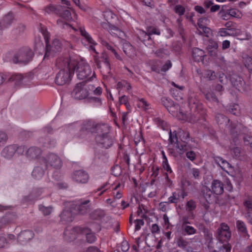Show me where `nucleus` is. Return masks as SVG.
I'll return each instance as SVG.
<instances>
[{
    "label": "nucleus",
    "mask_w": 252,
    "mask_h": 252,
    "mask_svg": "<svg viewBox=\"0 0 252 252\" xmlns=\"http://www.w3.org/2000/svg\"><path fill=\"white\" fill-rule=\"evenodd\" d=\"M201 35H204L206 37H209L212 34L211 30L206 26L198 30Z\"/></svg>",
    "instance_id": "obj_50"
},
{
    "label": "nucleus",
    "mask_w": 252,
    "mask_h": 252,
    "mask_svg": "<svg viewBox=\"0 0 252 252\" xmlns=\"http://www.w3.org/2000/svg\"><path fill=\"white\" fill-rule=\"evenodd\" d=\"M236 225L238 230L241 233L243 236L249 239L250 235L248 233L247 226L245 222L241 220H238L236 222Z\"/></svg>",
    "instance_id": "obj_25"
},
{
    "label": "nucleus",
    "mask_w": 252,
    "mask_h": 252,
    "mask_svg": "<svg viewBox=\"0 0 252 252\" xmlns=\"http://www.w3.org/2000/svg\"><path fill=\"white\" fill-rule=\"evenodd\" d=\"M172 67V63L170 61H167L163 65V66L160 68L161 72H166L168 70Z\"/></svg>",
    "instance_id": "obj_62"
},
{
    "label": "nucleus",
    "mask_w": 252,
    "mask_h": 252,
    "mask_svg": "<svg viewBox=\"0 0 252 252\" xmlns=\"http://www.w3.org/2000/svg\"><path fill=\"white\" fill-rule=\"evenodd\" d=\"M210 21L206 17L200 18L198 20L197 25L199 29L204 27L209 24Z\"/></svg>",
    "instance_id": "obj_47"
},
{
    "label": "nucleus",
    "mask_w": 252,
    "mask_h": 252,
    "mask_svg": "<svg viewBox=\"0 0 252 252\" xmlns=\"http://www.w3.org/2000/svg\"><path fill=\"white\" fill-rule=\"evenodd\" d=\"M34 233L31 230H26L21 232L17 237V241L24 245L33 237Z\"/></svg>",
    "instance_id": "obj_15"
},
{
    "label": "nucleus",
    "mask_w": 252,
    "mask_h": 252,
    "mask_svg": "<svg viewBox=\"0 0 252 252\" xmlns=\"http://www.w3.org/2000/svg\"><path fill=\"white\" fill-rule=\"evenodd\" d=\"M229 112L234 115H239L240 114L239 105L237 104L233 105L229 110Z\"/></svg>",
    "instance_id": "obj_59"
},
{
    "label": "nucleus",
    "mask_w": 252,
    "mask_h": 252,
    "mask_svg": "<svg viewBox=\"0 0 252 252\" xmlns=\"http://www.w3.org/2000/svg\"><path fill=\"white\" fill-rule=\"evenodd\" d=\"M39 210L43 213L44 216L49 215L52 211V208L50 206L45 207L43 205H39Z\"/></svg>",
    "instance_id": "obj_46"
},
{
    "label": "nucleus",
    "mask_w": 252,
    "mask_h": 252,
    "mask_svg": "<svg viewBox=\"0 0 252 252\" xmlns=\"http://www.w3.org/2000/svg\"><path fill=\"white\" fill-rule=\"evenodd\" d=\"M217 237L221 242L228 241L231 237V232L229 226L225 223H221L217 231Z\"/></svg>",
    "instance_id": "obj_8"
},
{
    "label": "nucleus",
    "mask_w": 252,
    "mask_h": 252,
    "mask_svg": "<svg viewBox=\"0 0 252 252\" xmlns=\"http://www.w3.org/2000/svg\"><path fill=\"white\" fill-rule=\"evenodd\" d=\"M137 106L138 107L144 110L149 109V104L144 98H138Z\"/></svg>",
    "instance_id": "obj_51"
},
{
    "label": "nucleus",
    "mask_w": 252,
    "mask_h": 252,
    "mask_svg": "<svg viewBox=\"0 0 252 252\" xmlns=\"http://www.w3.org/2000/svg\"><path fill=\"white\" fill-rule=\"evenodd\" d=\"M77 68V77L80 80H84L88 78L92 73V70L90 65L85 61L78 62L76 65Z\"/></svg>",
    "instance_id": "obj_7"
},
{
    "label": "nucleus",
    "mask_w": 252,
    "mask_h": 252,
    "mask_svg": "<svg viewBox=\"0 0 252 252\" xmlns=\"http://www.w3.org/2000/svg\"><path fill=\"white\" fill-rule=\"evenodd\" d=\"M97 123L92 120H87L82 124L81 131L85 133H94Z\"/></svg>",
    "instance_id": "obj_16"
},
{
    "label": "nucleus",
    "mask_w": 252,
    "mask_h": 252,
    "mask_svg": "<svg viewBox=\"0 0 252 252\" xmlns=\"http://www.w3.org/2000/svg\"><path fill=\"white\" fill-rule=\"evenodd\" d=\"M72 180L77 183H87L89 179L88 174L83 170H78L74 171L71 176Z\"/></svg>",
    "instance_id": "obj_9"
},
{
    "label": "nucleus",
    "mask_w": 252,
    "mask_h": 252,
    "mask_svg": "<svg viewBox=\"0 0 252 252\" xmlns=\"http://www.w3.org/2000/svg\"><path fill=\"white\" fill-rule=\"evenodd\" d=\"M225 27H226L225 29H227L228 31L231 32H234L235 34L237 33L235 23H234L231 21H228L225 24Z\"/></svg>",
    "instance_id": "obj_42"
},
{
    "label": "nucleus",
    "mask_w": 252,
    "mask_h": 252,
    "mask_svg": "<svg viewBox=\"0 0 252 252\" xmlns=\"http://www.w3.org/2000/svg\"><path fill=\"white\" fill-rule=\"evenodd\" d=\"M216 120L219 125L226 124L229 120L224 115L219 114L216 117Z\"/></svg>",
    "instance_id": "obj_43"
},
{
    "label": "nucleus",
    "mask_w": 252,
    "mask_h": 252,
    "mask_svg": "<svg viewBox=\"0 0 252 252\" xmlns=\"http://www.w3.org/2000/svg\"><path fill=\"white\" fill-rule=\"evenodd\" d=\"M219 35L221 36H226L227 35H234V32H230L228 31L227 29L225 28H221L220 29L218 33Z\"/></svg>",
    "instance_id": "obj_56"
},
{
    "label": "nucleus",
    "mask_w": 252,
    "mask_h": 252,
    "mask_svg": "<svg viewBox=\"0 0 252 252\" xmlns=\"http://www.w3.org/2000/svg\"><path fill=\"white\" fill-rule=\"evenodd\" d=\"M230 131L232 135L234 137L235 136V134L239 136H241V134H245L248 132L247 128L241 124L237 125L236 126L231 129Z\"/></svg>",
    "instance_id": "obj_29"
},
{
    "label": "nucleus",
    "mask_w": 252,
    "mask_h": 252,
    "mask_svg": "<svg viewBox=\"0 0 252 252\" xmlns=\"http://www.w3.org/2000/svg\"><path fill=\"white\" fill-rule=\"evenodd\" d=\"M91 102L94 103L95 106H100L102 104L101 98L98 97H92L90 98Z\"/></svg>",
    "instance_id": "obj_64"
},
{
    "label": "nucleus",
    "mask_w": 252,
    "mask_h": 252,
    "mask_svg": "<svg viewBox=\"0 0 252 252\" xmlns=\"http://www.w3.org/2000/svg\"><path fill=\"white\" fill-rule=\"evenodd\" d=\"M89 95L88 85L84 82L78 83L75 86L72 93V96L76 99H83Z\"/></svg>",
    "instance_id": "obj_5"
},
{
    "label": "nucleus",
    "mask_w": 252,
    "mask_h": 252,
    "mask_svg": "<svg viewBox=\"0 0 252 252\" xmlns=\"http://www.w3.org/2000/svg\"><path fill=\"white\" fill-rule=\"evenodd\" d=\"M186 207L187 211L191 212L196 208V203L192 199H190L187 202Z\"/></svg>",
    "instance_id": "obj_48"
},
{
    "label": "nucleus",
    "mask_w": 252,
    "mask_h": 252,
    "mask_svg": "<svg viewBox=\"0 0 252 252\" xmlns=\"http://www.w3.org/2000/svg\"><path fill=\"white\" fill-rule=\"evenodd\" d=\"M90 202L89 200H86L85 201H81L76 206L78 210V213L80 214H84L87 213L88 210V206L86 205Z\"/></svg>",
    "instance_id": "obj_32"
},
{
    "label": "nucleus",
    "mask_w": 252,
    "mask_h": 252,
    "mask_svg": "<svg viewBox=\"0 0 252 252\" xmlns=\"http://www.w3.org/2000/svg\"><path fill=\"white\" fill-rule=\"evenodd\" d=\"M42 34L44 36L46 44V50L45 52L44 58L48 57L50 56H53L54 53L61 51L62 44L59 39H55L53 41L52 45L49 46L48 45V39L44 31H43Z\"/></svg>",
    "instance_id": "obj_6"
},
{
    "label": "nucleus",
    "mask_w": 252,
    "mask_h": 252,
    "mask_svg": "<svg viewBox=\"0 0 252 252\" xmlns=\"http://www.w3.org/2000/svg\"><path fill=\"white\" fill-rule=\"evenodd\" d=\"M212 190L216 194H221L223 192V186L222 183L218 180H214L212 183Z\"/></svg>",
    "instance_id": "obj_24"
},
{
    "label": "nucleus",
    "mask_w": 252,
    "mask_h": 252,
    "mask_svg": "<svg viewBox=\"0 0 252 252\" xmlns=\"http://www.w3.org/2000/svg\"><path fill=\"white\" fill-rule=\"evenodd\" d=\"M110 133V126L105 123H97L94 132L95 139L99 136H103Z\"/></svg>",
    "instance_id": "obj_12"
},
{
    "label": "nucleus",
    "mask_w": 252,
    "mask_h": 252,
    "mask_svg": "<svg viewBox=\"0 0 252 252\" xmlns=\"http://www.w3.org/2000/svg\"><path fill=\"white\" fill-rule=\"evenodd\" d=\"M86 240L90 243H94L96 240L95 234L93 233H87L86 235Z\"/></svg>",
    "instance_id": "obj_63"
},
{
    "label": "nucleus",
    "mask_w": 252,
    "mask_h": 252,
    "mask_svg": "<svg viewBox=\"0 0 252 252\" xmlns=\"http://www.w3.org/2000/svg\"><path fill=\"white\" fill-rule=\"evenodd\" d=\"M41 154V149L35 147L29 148L26 152L27 157L32 159L37 158Z\"/></svg>",
    "instance_id": "obj_27"
},
{
    "label": "nucleus",
    "mask_w": 252,
    "mask_h": 252,
    "mask_svg": "<svg viewBox=\"0 0 252 252\" xmlns=\"http://www.w3.org/2000/svg\"><path fill=\"white\" fill-rule=\"evenodd\" d=\"M161 102L162 105H163L167 110L168 108L171 107L173 105V103H174L171 99L166 97H162L161 99Z\"/></svg>",
    "instance_id": "obj_44"
},
{
    "label": "nucleus",
    "mask_w": 252,
    "mask_h": 252,
    "mask_svg": "<svg viewBox=\"0 0 252 252\" xmlns=\"http://www.w3.org/2000/svg\"><path fill=\"white\" fill-rule=\"evenodd\" d=\"M243 138L245 144L252 148V137L249 135H245L243 136Z\"/></svg>",
    "instance_id": "obj_60"
},
{
    "label": "nucleus",
    "mask_w": 252,
    "mask_h": 252,
    "mask_svg": "<svg viewBox=\"0 0 252 252\" xmlns=\"http://www.w3.org/2000/svg\"><path fill=\"white\" fill-rule=\"evenodd\" d=\"M214 161L224 171L227 172V169L232 168V166L227 161L220 157H214Z\"/></svg>",
    "instance_id": "obj_22"
},
{
    "label": "nucleus",
    "mask_w": 252,
    "mask_h": 252,
    "mask_svg": "<svg viewBox=\"0 0 252 252\" xmlns=\"http://www.w3.org/2000/svg\"><path fill=\"white\" fill-rule=\"evenodd\" d=\"M75 213L70 209H65L61 214V221L64 222H70L73 220Z\"/></svg>",
    "instance_id": "obj_20"
},
{
    "label": "nucleus",
    "mask_w": 252,
    "mask_h": 252,
    "mask_svg": "<svg viewBox=\"0 0 252 252\" xmlns=\"http://www.w3.org/2000/svg\"><path fill=\"white\" fill-rule=\"evenodd\" d=\"M44 173L43 168L39 166L35 167L32 173V176L35 179H40L43 176Z\"/></svg>",
    "instance_id": "obj_35"
},
{
    "label": "nucleus",
    "mask_w": 252,
    "mask_h": 252,
    "mask_svg": "<svg viewBox=\"0 0 252 252\" xmlns=\"http://www.w3.org/2000/svg\"><path fill=\"white\" fill-rule=\"evenodd\" d=\"M88 90L93 91V94L96 95H100L102 94V88L100 87H96L95 89L94 86L93 85H88Z\"/></svg>",
    "instance_id": "obj_45"
},
{
    "label": "nucleus",
    "mask_w": 252,
    "mask_h": 252,
    "mask_svg": "<svg viewBox=\"0 0 252 252\" xmlns=\"http://www.w3.org/2000/svg\"><path fill=\"white\" fill-rule=\"evenodd\" d=\"M230 80L231 82V84L235 87L238 90H245L246 88L245 87V82L242 77L237 75L236 74H234L232 75L230 78Z\"/></svg>",
    "instance_id": "obj_17"
},
{
    "label": "nucleus",
    "mask_w": 252,
    "mask_h": 252,
    "mask_svg": "<svg viewBox=\"0 0 252 252\" xmlns=\"http://www.w3.org/2000/svg\"><path fill=\"white\" fill-rule=\"evenodd\" d=\"M40 162L44 164L46 168L53 167L56 169H60L62 166V162L60 157L53 153L48 154L45 157H42L40 159Z\"/></svg>",
    "instance_id": "obj_3"
},
{
    "label": "nucleus",
    "mask_w": 252,
    "mask_h": 252,
    "mask_svg": "<svg viewBox=\"0 0 252 252\" xmlns=\"http://www.w3.org/2000/svg\"><path fill=\"white\" fill-rule=\"evenodd\" d=\"M135 231H138L140 229L142 226L144 224V222L143 220L136 219L135 221Z\"/></svg>",
    "instance_id": "obj_61"
},
{
    "label": "nucleus",
    "mask_w": 252,
    "mask_h": 252,
    "mask_svg": "<svg viewBox=\"0 0 252 252\" xmlns=\"http://www.w3.org/2000/svg\"><path fill=\"white\" fill-rule=\"evenodd\" d=\"M228 14L230 16L238 19L241 18L243 16L241 12L236 8H231L228 10Z\"/></svg>",
    "instance_id": "obj_38"
},
{
    "label": "nucleus",
    "mask_w": 252,
    "mask_h": 252,
    "mask_svg": "<svg viewBox=\"0 0 252 252\" xmlns=\"http://www.w3.org/2000/svg\"><path fill=\"white\" fill-rule=\"evenodd\" d=\"M14 16L12 13H9L3 18V23L5 27L10 25L13 21Z\"/></svg>",
    "instance_id": "obj_41"
},
{
    "label": "nucleus",
    "mask_w": 252,
    "mask_h": 252,
    "mask_svg": "<svg viewBox=\"0 0 252 252\" xmlns=\"http://www.w3.org/2000/svg\"><path fill=\"white\" fill-rule=\"evenodd\" d=\"M178 199V193L176 191L172 192V195L168 198V202L170 203H177Z\"/></svg>",
    "instance_id": "obj_57"
},
{
    "label": "nucleus",
    "mask_w": 252,
    "mask_h": 252,
    "mask_svg": "<svg viewBox=\"0 0 252 252\" xmlns=\"http://www.w3.org/2000/svg\"><path fill=\"white\" fill-rule=\"evenodd\" d=\"M16 145H10L4 148L1 152V156L7 159L11 158L15 156Z\"/></svg>",
    "instance_id": "obj_19"
},
{
    "label": "nucleus",
    "mask_w": 252,
    "mask_h": 252,
    "mask_svg": "<svg viewBox=\"0 0 252 252\" xmlns=\"http://www.w3.org/2000/svg\"><path fill=\"white\" fill-rule=\"evenodd\" d=\"M59 8V13L58 14L61 17L63 18L65 20H69L71 17V13L69 10H62Z\"/></svg>",
    "instance_id": "obj_39"
},
{
    "label": "nucleus",
    "mask_w": 252,
    "mask_h": 252,
    "mask_svg": "<svg viewBox=\"0 0 252 252\" xmlns=\"http://www.w3.org/2000/svg\"><path fill=\"white\" fill-rule=\"evenodd\" d=\"M61 8V6H56L52 4H49L44 8V12L45 14H56L58 15L59 13V8Z\"/></svg>",
    "instance_id": "obj_33"
},
{
    "label": "nucleus",
    "mask_w": 252,
    "mask_h": 252,
    "mask_svg": "<svg viewBox=\"0 0 252 252\" xmlns=\"http://www.w3.org/2000/svg\"><path fill=\"white\" fill-rule=\"evenodd\" d=\"M75 31H78L84 39L90 44V48L95 52L94 46L97 44L96 42L93 39L91 35L86 31L84 27H80L77 30L73 29Z\"/></svg>",
    "instance_id": "obj_10"
},
{
    "label": "nucleus",
    "mask_w": 252,
    "mask_h": 252,
    "mask_svg": "<svg viewBox=\"0 0 252 252\" xmlns=\"http://www.w3.org/2000/svg\"><path fill=\"white\" fill-rule=\"evenodd\" d=\"M123 51L129 57L132 58L135 55V49L128 42H126L123 44Z\"/></svg>",
    "instance_id": "obj_28"
},
{
    "label": "nucleus",
    "mask_w": 252,
    "mask_h": 252,
    "mask_svg": "<svg viewBox=\"0 0 252 252\" xmlns=\"http://www.w3.org/2000/svg\"><path fill=\"white\" fill-rule=\"evenodd\" d=\"M183 231L186 234L190 235L195 234L196 230L193 227L188 225H182Z\"/></svg>",
    "instance_id": "obj_36"
},
{
    "label": "nucleus",
    "mask_w": 252,
    "mask_h": 252,
    "mask_svg": "<svg viewBox=\"0 0 252 252\" xmlns=\"http://www.w3.org/2000/svg\"><path fill=\"white\" fill-rule=\"evenodd\" d=\"M33 55L31 49L27 47L24 48L14 55L12 61L14 63L26 64L32 60Z\"/></svg>",
    "instance_id": "obj_2"
},
{
    "label": "nucleus",
    "mask_w": 252,
    "mask_h": 252,
    "mask_svg": "<svg viewBox=\"0 0 252 252\" xmlns=\"http://www.w3.org/2000/svg\"><path fill=\"white\" fill-rule=\"evenodd\" d=\"M154 121L158 126L162 128L163 130L169 131V140L171 143H174L177 141V136L176 135L172 136L171 130L169 129L168 125L165 122L162 121L159 118H155Z\"/></svg>",
    "instance_id": "obj_11"
},
{
    "label": "nucleus",
    "mask_w": 252,
    "mask_h": 252,
    "mask_svg": "<svg viewBox=\"0 0 252 252\" xmlns=\"http://www.w3.org/2000/svg\"><path fill=\"white\" fill-rule=\"evenodd\" d=\"M206 99L212 103H219V100L214 93L212 92H208L205 94Z\"/></svg>",
    "instance_id": "obj_37"
},
{
    "label": "nucleus",
    "mask_w": 252,
    "mask_h": 252,
    "mask_svg": "<svg viewBox=\"0 0 252 252\" xmlns=\"http://www.w3.org/2000/svg\"><path fill=\"white\" fill-rule=\"evenodd\" d=\"M168 111L173 116H176L180 120L188 121L190 123H194L198 120V116H196V119L192 117L189 118L188 115L184 113L181 107L176 103H173V105L168 108Z\"/></svg>",
    "instance_id": "obj_4"
},
{
    "label": "nucleus",
    "mask_w": 252,
    "mask_h": 252,
    "mask_svg": "<svg viewBox=\"0 0 252 252\" xmlns=\"http://www.w3.org/2000/svg\"><path fill=\"white\" fill-rule=\"evenodd\" d=\"M205 56V54L203 50L198 48L193 49L192 57L194 61L197 62H202Z\"/></svg>",
    "instance_id": "obj_23"
},
{
    "label": "nucleus",
    "mask_w": 252,
    "mask_h": 252,
    "mask_svg": "<svg viewBox=\"0 0 252 252\" xmlns=\"http://www.w3.org/2000/svg\"><path fill=\"white\" fill-rule=\"evenodd\" d=\"M244 64L245 66L248 68L249 71L250 72H252V58L250 57L246 58Z\"/></svg>",
    "instance_id": "obj_54"
},
{
    "label": "nucleus",
    "mask_w": 252,
    "mask_h": 252,
    "mask_svg": "<svg viewBox=\"0 0 252 252\" xmlns=\"http://www.w3.org/2000/svg\"><path fill=\"white\" fill-rule=\"evenodd\" d=\"M80 228L78 227L71 228L68 227L64 231V239L68 242H71L74 240L76 237Z\"/></svg>",
    "instance_id": "obj_14"
},
{
    "label": "nucleus",
    "mask_w": 252,
    "mask_h": 252,
    "mask_svg": "<svg viewBox=\"0 0 252 252\" xmlns=\"http://www.w3.org/2000/svg\"><path fill=\"white\" fill-rule=\"evenodd\" d=\"M105 215V214L103 210L96 209L90 214V218L94 220H100L104 217Z\"/></svg>",
    "instance_id": "obj_31"
},
{
    "label": "nucleus",
    "mask_w": 252,
    "mask_h": 252,
    "mask_svg": "<svg viewBox=\"0 0 252 252\" xmlns=\"http://www.w3.org/2000/svg\"><path fill=\"white\" fill-rule=\"evenodd\" d=\"M138 38L146 46L151 45L153 41L149 36L147 32H145L142 30H139L137 32Z\"/></svg>",
    "instance_id": "obj_18"
},
{
    "label": "nucleus",
    "mask_w": 252,
    "mask_h": 252,
    "mask_svg": "<svg viewBox=\"0 0 252 252\" xmlns=\"http://www.w3.org/2000/svg\"><path fill=\"white\" fill-rule=\"evenodd\" d=\"M173 10L179 16L183 15L185 12V7L183 6L180 4L176 5L174 7Z\"/></svg>",
    "instance_id": "obj_49"
},
{
    "label": "nucleus",
    "mask_w": 252,
    "mask_h": 252,
    "mask_svg": "<svg viewBox=\"0 0 252 252\" xmlns=\"http://www.w3.org/2000/svg\"><path fill=\"white\" fill-rule=\"evenodd\" d=\"M155 53L158 57L160 58H163L168 54L167 50L164 48H160L157 50Z\"/></svg>",
    "instance_id": "obj_58"
},
{
    "label": "nucleus",
    "mask_w": 252,
    "mask_h": 252,
    "mask_svg": "<svg viewBox=\"0 0 252 252\" xmlns=\"http://www.w3.org/2000/svg\"><path fill=\"white\" fill-rule=\"evenodd\" d=\"M102 26L104 28L107 29L112 35L120 36L123 34V32L118 28L108 23H104Z\"/></svg>",
    "instance_id": "obj_21"
},
{
    "label": "nucleus",
    "mask_w": 252,
    "mask_h": 252,
    "mask_svg": "<svg viewBox=\"0 0 252 252\" xmlns=\"http://www.w3.org/2000/svg\"><path fill=\"white\" fill-rule=\"evenodd\" d=\"M147 32L150 36L152 34L160 35V34L159 30L154 27H148L147 28Z\"/></svg>",
    "instance_id": "obj_53"
},
{
    "label": "nucleus",
    "mask_w": 252,
    "mask_h": 252,
    "mask_svg": "<svg viewBox=\"0 0 252 252\" xmlns=\"http://www.w3.org/2000/svg\"><path fill=\"white\" fill-rule=\"evenodd\" d=\"M232 154L235 158L240 160H244L247 158L246 152L244 150H241L238 147H235L232 149Z\"/></svg>",
    "instance_id": "obj_26"
},
{
    "label": "nucleus",
    "mask_w": 252,
    "mask_h": 252,
    "mask_svg": "<svg viewBox=\"0 0 252 252\" xmlns=\"http://www.w3.org/2000/svg\"><path fill=\"white\" fill-rule=\"evenodd\" d=\"M100 42L103 46L106 47L107 50L111 51L112 53L114 54L115 57L117 59L120 61L122 60V58L117 53L115 49L111 45H110L106 41H105L104 39H100Z\"/></svg>",
    "instance_id": "obj_30"
},
{
    "label": "nucleus",
    "mask_w": 252,
    "mask_h": 252,
    "mask_svg": "<svg viewBox=\"0 0 252 252\" xmlns=\"http://www.w3.org/2000/svg\"><path fill=\"white\" fill-rule=\"evenodd\" d=\"M77 63V60L75 56H69L59 59L57 63L62 69L56 75V84L62 86L69 83L76 69Z\"/></svg>",
    "instance_id": "obj_1"
},
{
    "label": "nucleus",
    "mask_w": 252,
    "mask_h": 252,
    "mask_svg": "<svg viewBox=\"0 0 252 252\" xmlns=\"http://www.w3.org/2000/svg\"><path fill=\"white\" fill-rule=\"evenodd\" d=\"M96 142L105 148L110 147L114 142V139L110 135V133L103 136H99L95 139Z\"/></svg>",
    "instance_id": "obj_13"
},
{
    "label": "nucleus",
    "mask_w": 252,
    "mask_h": 252,
    "mask_svg": "<svg viewBox=\"0 0 252 252\" xmlns=\"http://www.w3.org/2000/svg\"><path fill=\"white\" fill-rule=\"evenodd\" d=\"M7 139L8 136L7 134L5 132L0 130V146L5 144Z\"/></svg>",
    "instance_id": "obj_55"
},
{
    "label": "nucleus",
    "mask_w": 252,
    "mask_h": 252,
    "mask_svg": "<svg viewBox=\"0 0 252 252\" xmlns=\"http://www.w3.org/2000/svg\"><path fill=\"white\" fill-rule=\"evenodd\" d=\"M204 77L209 80H214L217 78V75L214 71L208 70L206 71Z\"/></svg>",
    "instance_id": "obj_52"
},
{
    "label": "nucleus",
    "mask_w": 252,
    "mask_h": 252,
    "mask_svg": "<svg viewBox=\"0 0 252 252\" xmlns=\"http://www.w3.org/2000/svg\"><path fill=\"white\" fill-rule=\"evenodd\" d=\"M218 48V45L216 42L210 41L207 46V50L209 54L212 56H216Z\"/></svg>",
    "instance_id": "obj_34"
},
{
    "label": "nucleus",
    "mask_w": 252,
    "mask_h": 252,
    "mask_svg": "<svg viewBox=\"0 0 252 252\" xmlns=\"http://www.w3.org/2000/svg\"><path fill=\"white\" fill-rule=\"evenodd\" d=\"M28 149L24 145L18 146L16 145L15 156H19L23 155H26V152Z\"/></svg>",
    "instance_id": "obj_40"
}]
</instances>
